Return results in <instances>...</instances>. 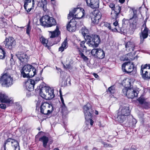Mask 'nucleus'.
<instances>
[{"instance_id": "nucleus-48", "label": "nucleus", "mask_w": 150, "mask_h": 150, "mask_svg": "<svg viewBox=\"0 0 150 150\" xmlns=\"http://www.w3.org/2000/svg\"><path fill=\"white\" fill-rule=\"evenodd\" d=\"M102 143L103 145L105 147H112V146L111 144H108L105 142L102 141L101 142Z\"/></svg>"}, {"instance_id": "nucleus-38", "label": "nucleus", "mask_w": 150, "mask_h": 150, "mask_svg": "<svg viewBox=\"0 0 150 150\" xmlns=\"http://www.w3.org/2000/svg\"><path fill=\"white\" fill-rule=\"evenodd\" d=\"M31 30V27L30 25V23H28L27 25L26 29V33L28 35L29 37H30V32Z\"/></svg>"}, {"instance_id": "nucleus-51", "label": "nucleus", "mask_w": 150, "mask_h": 150, "mask_svg": "<svg viewBox=\"0 0 150 150\" xmlns=\"http://www.w3.org/2000/svg\"><path fill=\"white\" fill-rule=\"evenodd\" d=\"M82 13H83V12H82L80 11L79 13L76 14L73 16V18H78V19H80V18H81V17H80V16H79L78 14H81Z\"/></svg>"}, {"instance_id": "nucleus-47", "label": "nucleus", "mask_w": 150, "mask_h": 150, "mask_svg": "<svg viewBox=\"0 0 150 150\" xmlns=\"http://www.w3.org/2000/svg\"><path fill=\"white\" fill-rule=\"evenodd\" d=\"M149 103H147L146 102V101L144 102V103L143 104L142 106L143 107L147 109L148 108H150V107H149Z\"/></svg>"}, {"instance_id": "nucleus-4", "label": "nucleus", "mask_w": 150, "mask_h": 150, "mask_svg": "<svg viewBox=\"0 0 150 150\" xmlns=\"http://www.w3.org/2000/svg\"><path fill=\"white\" fill-rule=\"evenodd\" d=\"M130 111L128 106H123L120 107L117 113V119L120 122H123L130 114Z\"/></svg>"}, {"instance_id": "nucleus-7", "label": "nucleus", "mask_w": 150, "mask_h": 150, "mask_svg": "<svg viewBox=\"0 0 150 150\" xmlns=\"http://www.w3.org/2000/svg\"><path fill=\"white\" fill-rule=\"evenodd\" d=\"M13 80L10 75L7 73L0 77V83L3 86L9 87L11 86L13 84Z\"/></svg>"}, {"instance_id": "nucleus-8", "label": "nucleus", "mask_w": 150, "mask_h": 150, "mask_svg": "<svg viewBox=\"0 0 150 150\" xmlns=\"http://www.w3.org/2000/svg\"><path fill=\"white\" fill-rule=\"evenodd\" d=\"M3 46L9 50L14 48L16 45V41L12 37L6 38L5 40L2 43Z\"/></svg>"}, {"instance_id": "nucleus-64", "label": "nucleus", "mask_w": 150, "mask_h": 150, "mask_svg": "<svg viewBox=\"0 0 150 150\" xmlns=\"http://www.w3.org/2000/svg\"><path fill=\"white\" fill-rule=\"evenodd\" d=\"M92 150H98V149L96 147H94L93 148Z\"/></svg>"}, {"instance_id": "nucleus-57", "label": "nucleus", "mask_w": 150, "mask_h": 150, "mask_svg": "<svg viewBox=\"0 0 150 150\" xmlns=\"http://www.w3.org/2000/svg\"><path fill=\"white\" fill-rule=\"evenodd\" d=\"M64 66L66 68L69 69L70 67V65L69 64H67L66 66Z\"/></svg>"}, {"instance_id": "nucleus-49", "label": "nucleus", "mask_w": 150, "mask_h": 150, "mask_svg": "<svg viewBox=\"0 0 150 150\" xmlns=\"http://www.w3.org/2000/svg\"><path fill=\"white\" fill-rule=\"evenodd\" d=\"M4 150H19V148H15L13 146L9 147L7 150H6V148Z\"/></svg>"}, {"instance_id": "nucleus-28", "label": "nucleus", "mask_w": 150, "mask_h": 150, "mask_svg": "<svg viewBox=\"0 0 150 150\" xmlns=\"http://www.w3.org/2000/svg\"><path fill=\"white\" fill-rule=\"evenodd\" d=\"M78 10L79 11H80V10L78 8H74L72 11H71L69 12V14L68 16V19H70L71 17H73L74 16V14L75 13L76 11Z\"/></svg>"}, {"instance_id": "nucleus-31", "label": "nucleus", "mask_w": 150, "mask_h": 150, "mask_svg": "<svg viewBox=\"0 0 150 150\" xmlns=\"http://www.w3.org/2000/svg\"><path fill=\"white\" fill-rule=\"evenodd\" d=\"M38 6L39 7H42L45 5H47V3L46 0H42V1H38Z\"/></svg>"}, {"instance_id": "nucleus-15", "label": "nucleus", "mask_w": 150, "mask_h": 150, "mask_svg": "<svg viewBox=\"0 0 150 150\" xmlns=\"http://www.w3.org/2000/svg\"><path fill=\"white\" fill-rule=\"evenodd\" d=\"M87 5L93 8H99V0H86Z\"/></svg>"}, {"instance_id": "nucleus-40", "label": "nucleus", "mask_w": 150, "mask_h": 150, "mask_svg": "<svg viewBox=\"0 0 150 150\" xmlns=\"http://www.w3.org/2000/svg\"><path fill=\"white\" fill-rule=\"evenodd\" d=\"M79 55L83 59L84 61H87L88 60V58L86 56L83 54L80 51H79Z\"/></svg>"}, {"instance_id": "nucleus-11", "label": "nucleus", "mask_w": 150, "mask_h": 150, "mask_svg": "<svg viewBox=\"0 0 150 150\" xmlns=\"http://www.w3.org/2000/svg\"><path fill=\"white\" fill-rule=\"evenodd\" d=\"M16 56L21 62L23 64H26L28 61L29 58L28 56L22 52H18Z\"/></svg>"}, {"instance_id": "nucleus-44", "label": "nucleus", "mask_w": 150, "mask_h": 150, "mask_svg": "<svg viewBox=\"0 0 150 150\" xmlns=\"http://www.w3.org/2000/svg\"><path fill=\"white\" fill-rule=\"evenodd\" d=\"M85 41H83L81 42L80 44L81 47L84 50H86L87 49V47L85 44Z\"/></svg>"}, {"instance_id": "nucleus-43", "label": "nucleus", "mask_w": 150, "mask_h": 150, "mask_svg": "<svg viewBox=\"0 0 150 150\" xmlns=\"http://www.w3.org/2000/svg\"><path fill=\"white\" fill-rule=\"evenodd\" d=\"M139 103L141 105L143 104L146 101L145 99L143 97H141L137 99Z\"/></svg>"}, {"instance_id": "nucleus-25", "label": "nucleus", "mask_w": 150, "mask_h": 150, "mask_svg": "<svg viewBox=\"0 0 150 150\" xmlns=\"http://www.w3.org/2000/svg\"><path fill=\"white\" fill-rule=\"evenodd\" d=\"M105 56V53L101 49H99L97 57L100 59H102L104 58Z\"/></svg>"}, {"instance_id": "nucleus-2", "label": "nucleus", "mask_w": 150, "mask_h": 150, "mask_svg": "<svg viewBox=\"0 0 150 150\" xmlns=\"http://www.w3.org/2000/svg\"><path fill=\"white\" fill-rule=\"evenodd\" d=\"M125 86L122 90V93L124 95L126 96L129 98L132 99L137 96L138 91L131 88L132 86L131 87L130 80L128 79L125 82Z\"/></svg>"}, {"instance_id": "nucleus-52", "label": "nucleus", "mask_w": 150, "mask_h": 150, "mask_svg": "<svg viewBox=\"0 0 150 150\" xmlns=\"http://www.w3.org/2000/svg\"><path fill=\"white\" fill-rule=\"evenodd\" d=\"M30 83H28V84H32L33 85V86L34 87V85H35V82L34 80H32V79H30Z\"/></svg>"}, {"instance_id": "nucleus-29", "label": "nucleus", "mask_w": 150, "mask_h": 150, "mask_svg": "<svg viewBox=\"0 0 150 150\" xmlns=\"http://www.w3.org/2000/svg\"><path fill=\"white\" fill-rule=\"evenodd\" d=\"M40 40L41 42L45 46L47 47V45L48 41L43 36H42L40 38Z\"/></svg>"}, {"instance_id": "nucleus-16", "label": "nucleus", "mask_w": 150, "mask_h": 150, "mask_svg": "<svg viewBox=\"0 0 150 150\" xmlns=\"http://www.w3.org/2000/svg\"><path fill=\"white\" fill-rule=\"evenodd\" d=\"M74 19H72L67 25V30L70 32L75 31L76 29V22L74 21Z\"/></svg>"}, {"instance_id": "nucleus-50", "label": "nucleus", "mask_w": 150, "mask_h": 150, "mask_svg": "<svg viewBox=\"0 0 150 150\" xmlns=\"http://www.w3.org/2000/svg\"><path fill=\"white\" fill-rule=\"evenodd\" d=\"M16 111L18 112H21L22 111V109L21 107L20 106H18L16 108Z\"/></svg>"}, {"instance_id": "nucleus-21", "label": "nucleus", "mask_w": 150, "mask_h": 150, "mask_svg": "<svg viewBox=\"0 0 150 150\" xmlns=\"http://www.w3.org/2000/svg\"><path fill=\"white\" fill-rule=\"evenodd\" d=\"M39 141L42 142L43 145L44 147L46 148L47 144L49 141V139L48 137L44 136L40 138L39 139Z\"/></svg>"}, {"instance_id": "nucleus-33", "label": "nucleus", "mask_w": 150, "mask_h": 150, "mask_svg": "<svg viewBox=\"0 0 150 150\" xmlns=\"http://www.w3.org/2000/svg\"><path fill=\"white\" fill-rule=\"evenodd\" d=\"M148 67L149 68L148 69H150V65L149 64L147 65V64L144 65H142L141 66V70L140 73H143L144 71L146 70V68Z\"/></svg>"}, {"instance_id": "nucleus-62", "label": "nucleus", "mask_w": 150, "mask_h": 150, "mask_svg": "<svg viewBox=\"0 0 150 150\" xmlns=\"http://www.w3.org/2000/svg\"><path fill=\"white\" fill-rule=\"evenodd\" d=\"M56 67V69H57V70H58V71H60L61 70V69L60 68H57V67Z\"/></svg>"}, {"instance_id": "nucleus-18", "label": "nucleus", "mask_w": 150, "mask_h": 150, "mask_svg": "<svg viewBox=\"0 0 150 150\" xmlns=\"http://www.w3.org/2000/svg\"><path fill=\"white\" fill-rule=\"evenodd\" d=\"M149 29H144L143 31H142L141 33L139 34L140 39V43H142L145 39L146 38L148 35Z\"/></svg>"}, {"instance_id": "nucleus-59", "label": "nucleus", "mask_w": 150, "mask_h": 150, "mask_svg": "<svg viewBox=\"0 0 150 150\" xmlns=\"http://www.w3.org/2000/svg\"><path fill=\"white\" fill-rule=\"evenodd\" d=\"M93 75L96 78H97L98 77H99V76L96 74L94 73Z\"/></svg>"}, {"instance_id": "nucleus-20", "label": "nucleus", "mask_w": 150, "mask_h": 150, "mask_svg": "<svg viewBox=\"0 0 150 150\" xmlns=\"http://www.w3.org/2000/svg\"><path fill=\"white\" fill-rule=\"evenodd\" d=\"M47 103L44 102L42 103L40 107V112L43 114L48 115V111H50L49 110H47Z\"/></svg>"}, {"instance_id": "nucleus-41", "label": "nucleus", "mask_w": 150, "mask_h": 150, "mask_svg": "<svg viewBox=\"0 0 150 150\" xmlns=\"http://www.w3.org/2000/svg\"><path fill=\"white\" fill-rule=\"evenodd\" d=\"M5 52L2 49L0 48V59H3L4 58Z\"/></svg>"}, {"instance_id": "nucleus-55", "label": "nucleus", "mask_w": 150, "mask_h": 150, "mask_svg": "<svg viewBox=\"0 0 150 150\" xmlns=\"http://www.w3.org/2000/svg\"><path fill=\"white\" fill-rule=\"evenodd\" d=\"M42 7L43 8V10L45 12L47 11V5H45L43 6Z\"/></svg>"}, {"instance_id": "nucleus-5", "label": "nucleus", "mask_w": 150, "mask_h": 150, "mask_svg": "<svg viewBox=\"0 0 150 150\" xmlns=\"http://www.w3.org/2000/svg\"><path fill=\"white\" fill-rule=\"evenodd\" d=\"M40 21L41 25L44 26H46L48 27L55 25L57 24L55 19L47 15L42 16L40 18Z\"/></svg>"}, {"instance_id": "nucleus-53", "label": "nucleus", "mask_w": 150, "mask_h": 150, "mask_svg": "<svg viewBox=\"0 0 150 150\" xmlns=\"http://www.w3.org/2000/svg\"><path fill=\"white\" fill-rule=\"evenodd\" d=\"M0 108L2 109H5L6 108V105L5 104H0Z\"/></svg>"}, {"instance_id": "nucleus-22", "label": "nucleus", "mask_w": 150, "mask_h": 150, "mask_svg": "<svg viewBox=\"0 0 150 150\" xmlns=\"http://www.w3.org/2000/svg\"><path fill=\"white\" fill-rule=\"evenodd\" d=\"M143 73H141L142 76L144 79L147 80L150 79V69L144 71Z\"/></svg>"}, {"instance_id": "nucleus-32", "label": "nucleus", "mask_w": 150, "mask_h": 150, "mask_svg": "<svg viewBox=\"0 0 150 150\" xmlns=\"http://www.w3.org/2000/svg\"><path fill=\"white\" fill-rule=\"evenodd\" d=\"M32 1V6L33 7L34 4V0H25L24 2V7L25 10H26V7H27V6L28 5V4L31 2Z\"/></svg>"}, {"instance_id": "nucleus-54", "label": "nucleus", "mask_w": 150, "mask_h": 150, "mask_svg": "<svg viewBox=\"0 0 150 150\" xmlns=\"http://www.w3.org/2000/svg\"><path fill=\"white\" fill-rule=\"evenodd\" d=\"M113 24L115 26V27H117L118 28V27H119L118 22L117 20L113 23Z\"/></svg>"}, {"instance_id": "nucleus-42", "label": "nucleus", "mask_w": 150, "mask_h": 150, "mask_svg": "<svg viewBox=\"0 0 150 150\" xmlns=\"http://www.w3.org/2000/svg\"><path fill=\"white\" fill-rule=\"evenodd\" d=\"M129 22V21L128 19L124 18L122 20V27H124V28L125 29L126 24H127Z\"/></svg>"}, {"instance_id": "nucleus-37", "label": "nucleus", "mask_w": 150, "mask_h": 150, "mask_svg": "<svg viewBox=\"0 0 150 150\" xmlns=\"http://www.w3.org/2000/svg\"><path fill=\"white\" fill-rule=\"evenodd\" d=\"M26 88L28 91H31L33 90L34 87L32 84L27 83Z\"/></svg>"}, {"instance_id": "nucleus-39", "label": "nucleus", "mask_w": 150, "mask_h": 150, "mask_svg": "<svg viewBox=\"0 0 150 150\" xmlns=\"http://www.w3.org/2000/svg\"><path fill=\"white\" fill-rule=\"evenodd\" d=\"M108 92H109L110 93H114L115 92V87L114 86H111L108 88V90L107 91Z\"/></svg>"}, {"instance_id": "nucleus-58", "label": "nucleus", "mask_w": 150, "mask_h": 150, "mask_svg": "<svg viewBox=\"0 0 150 150\" xmlns=\"http://www.w3.org/2000/svg\"><path fill=\"white\" fill-rule=\"evenodd\" d=\"M142 27H144V29H146L147 28H148L146 27V23H144L143 25H142Z\"/></svg>"}, {"instance_id": "nucleus-56", "label": "nucleus", "mask_w": 150, "mask_h": 150, "mask_svg": "<svg viewBox=\"0 0 150 150\" xmlns=\"http://www.w3.org/2000/svg\"><path fill=\"white\" fill-rule=\"evenodd\" d=\"M60 98L61 100L62 104L64 103L63 98L62 97V96H60Z\"/></svg>"}, {"instance_id": "nucleus-34", "label": "nucleus", "mask_w": 150, "mask_h": 150, "mask_svg": "<svg viewBox=\"0 0 150 150\" xmlns=\"http://www.w3.org/2000/svg\"><path fill=\"white\" fill-rule=\"evenodd\" d=\"M101 26H104L105 27H107L109 30L111 29L110 24L109 23L106 22H101L100 24Z\"/></svg>"}, {"instance_id": "nucleus-24", "label": "nucleus", "mask_w": 150, "mask_h": 150, "mask_svg": "<svg viewBox=\"0 0 150 150\" xmlns=\"http://www.w3.org/2000/svg\"><path fill=\"white\" fill-rule=\"evenodd\" d=\"M36 69L33 67L31 70L29 71V72L27 73V78H32L36 74Z\"/></svg>"}, {"instance_id": "nucleus-14", "label": "nucleus", "mask_w": 150, "mask_h": 150, "mask_svg": "<svg viewBox=\"0 0 150 150\" xmlns=\"http://www.w3.org/2000/svg\"><path fill=\"white\" fill-rule=\"evenodd\" d=\"M33 66L31 65L27 64L24 66L21 70V75L24 78L27 76V73L31 70Z\"/></svg>"}, {"instance_id": "nucleus-6", "label": "nucleus", "mask_w": 150, "mask_h": 150, "mask_svg": "<svg viewBox=\"0 0 150 150\" xmlns=\"http://www.w3.org/2000/svg\"><path fill=\"white\" fill-rule=\"evenodd\" d=\"M83 111L85 119L86 120H89L90 125H92L93 121L92 120L91 117L93 111L90 104H87L85 105L83 107Z\"/></svg>"}, {"instance_id": "nucleus-60", "label": "nucleus", "mask_w": 150, "mask_h": 150, "mask_svg": "<svg viewBox=\"0 0 150 150\" xmlns=\"http://www.w3.org/2000/svg\"><path fill=\"white\" fill-rule=\"evenodd\" d=\"M119 1L122 4L125 1V0H119Z\"/></svg>"}, {"instance_id": "nucleus-61", "label": "nucleus", "mask_w": 150, "mask_h": 150, "mask_svg": "<svg viewBox=\"0 0 150 150\" xmlns=\"http://www.w3.org/2000/svg\"><path fill=\"white\" fill-rule=\"evenodd\" d=\"M27 7H26V10L28 12H30V11L31 9L32 8H28V10H27Z\"/></svg>"}, {"instance_id": "nucleus-35", "label": "nucleus", "mask_w": 150, "mask_h": 150, "mask_svg": "<svg viewBox=\"0 0 150 150\" xmlns=\"http://www.w3.org/2000/svg\"><path fill=\"white\" fill-rule=\"evenodd\" d=\"M47 110H49L50 111H48V115L50 114L54 110V108L53 107L52 105L47 103Z\"/></svg>"}, {"instance_id": "nucleus-23", "label": "nucleus", "mask_w": 150, "mask_h": 150, "mask_svg": "<svg viewBox=\"0 0 150 150\" xmlns=\"http://www.w3.org/2000/svg\"><path fill=\"white\" fill-rule=\"evenodd\" d=\"M51 33L50 38H54L56 37H58L60 34V32L59 30V28L57 26L56 28L54 31L52 32L50 31Z\"/></svg>"}, {"instance_id": "nucleus-12", "label": "nucleus", "mask_w": 150, "mask_h": 150, "mask_svg": "<svg viewBox=\"0 0 150 150\" xmlns=\"http://www.w3.org/2000/svg\"><path fill=\"white\" fill-rule=\"evenodd\" d=\"M121 12L120 7H116L115 9L112 10L110 13V17L112 19H114L115 21L119 17V14Z\"/></svg>"}, {"instance_id": "nucleus-9", "label": "nucleus", "mask_w": 150, "mask_h": 150, "mask_svg": "<svg viewBox=\"0 0 150 150\" xmlns=\"http://www.w3.org/2000/svg\"><path fill=\"white\" fill-rule=\"evenodd\" d=\"M122 69L123 72L127 74L129 73L134 69V64L133 63L131 64L130 62H125L122 64Z\"/></svg>"}, {"instance_id": "nucleus-63", "label": "nucleus", "mask_w": 150, "mask_h": 150, "mask_svg": "<svg viewBox=\"0 0 150 150\" xmlns=\"http://www.w3.org/2000/svg\"><path fill=\"white\" fill-rule=\"evenodd\" d=\"M95 113L96 115H98V111H96V110L95 112Z\"/></svg>"}, {"instance_id": "nucleus-17", "label": "nucleus", "mask_w": 150, "mask_h": 150, "mask_svg": "<svg viewBox=\"0 0 150 150\" xmlns=\"http://www.w3.org/2000/svg\"><path fill=\"white\" fill-rule=\"evenodd\" d=\"M0 101L1 103H6L12 104L13 102L12 100H11L6 94H0Z\"/></svg>"}, {"instance_id": "nucleus-26", "label": "nucleus", "mask_w": 150, "mask_h": 150, "mask_svg": "<svg viewBox=\"0 0 150 150\" xmlns=\"http://www.w3.org/2000/svg\"><path fill=\"white\" fill-rule=\"evenodd\" d=\"M67 39H65L64 42L62 43L61 46L59 49V51L62 52L65 49H66L67 47Z\"/></svg>"}, {"instance_id": "nucleus-46", "label": "nucleus", "mask_w": 150, "mask_h": 150, "mask_svg": "<svg viewBox=\"0 0 150 150\" xmlns=\"http://www.w3.org/2000/svg\"><path fill=\"white\" fill-rule=\"evenodd\" d=\"M99 49H93L91 51V53L93 55H95L96 54V55Z\"/></svg>"}, {"instance_id": "nucleus-36", "label": "nucleus", "mask_w": 150, "mask_h": 150, "mask_svg": "<svg viewBox=\"0 0 150 150\" xmlns=\"http://www.w3.org/2000/svg\"><path fill=\"white\" fill-rule=\"evenodd\" d=\"M81 33L83 36L85 37L86 35L88 33V30L85 27L82 28L81 29Z\"/></svg>"}, {"instance_id": "nucleus-3", "label": "nucleus", "mask_w": 150, "mask_h": 150, "mask_svg": "<svg viewBox=\"0 0 150 150\" xmlns=\"http://www.w3.org/2000/svg\"><path fill=\"white\" fill-rule=\"evenodd\" d=\"M85 39L86 40V44L89 46L93 48L97 47L101 42L100 37L97 35H87Z\"/></svg>"}, {"instance_id": "nucleus-13", "label": "nucleus", "mask_w": 150, "mask_h": 150, "mask_svg": "<svg viewBox=\"0 0 150 150\" xmlns=\"http://www.w3.org/2000/svg\"><path fill=\"white\" fill-rule=\"evenodd\" d=\"M97 12L96 13H93L91 16L92 22L95 24H98L99 23L101 17V13Z\"/></svg>"}, {"instance_id": "nucleus-10", "label": "nucleus", "mask_w": 150, "mask_h": 150, "mask_svg": "<svg viewBox=\"0 0 150 150\" xmlns=\"http://www.w3.org/2000/svg\"><path fill=\"white\" fill-rule=\"evenodd\" d=\"M11 144V146H13L15 148H19V144L18 142L16 140L9 138L5 142L4 144V149H5L6 144L9 145Z\"/></svg>"}, {"instance_id": "nucleus-27", "label": "nucleus", "mask_w": 150, "mask_h": 150, "mask_svg": "<svg viewBox=\"0 0 150 150\" xmlns=\"http://www.w3.org/2000/svg\"><path fill=\"white\" fill-rule=\"evenodd\" d=\"M111 30L112 32H121V33L125 32L124 27H118L117 28V27H116Z\"/></svg>"}, {"instance_id": "nucleus-45", "label": "nucleus", "mask_w": 150, "mask_h": 150, "mask_svg": "<svg viewBox=\"0 0 150 150\" xmlns=\"http://www.w3.org/2000/svg\"><path fill=\"white\" fill-rule=\"evenodd\" d=\"M110 8H111V11L115 9L116 7H120L119 6H115V4L112 3H110L109 5Z\"/></svg>"}, {"instance_id": "nucleus-30", "label": "nucleus", "mask_w": 150, "mask_h": 150, "mask_svg": "<svg viewBox=\"0 0 150 150\" xmlns=\"http://www.w3.org/2000/svg\"><path fill=\"white\" fill-rule=\"evenodd\" d=\"M62 112L63 114H65L67 113L68 110L67 108L64 103L62 104L61 105Z\"/></svg>"}, {"instance_id": "nucleus-1", "label": "nucleus", "mask_w": 150, "mask_h": 150, "mask_svg": "<svg viewBox=\"0 0 150 150\" xmlns=\"http://www.w3.org/2000/svg\"><path fill=\"white\" fill-rule=\"evenodd\" d=\"M40 96L45 99H51L54 96V90L50 87H46V84L42 83L38 87Z\"/></svg>"}, {"instance_id": "nucleus-19", "label": "nucleus", "mask_w": 150, "mask_h": 150, "mask_svg": "<svg viewBox=\"0 0 150 150\" xmlns=\"http://www.w3.org/2000/svg\"><path fill=\"white\" fill-rule=\"evenodd\" d=\"M134 43L130 42H128L125 44V47L126 50L130 52L128 54V55L131 54V52L134 50Z\"/></svg>"}]
</instances>
